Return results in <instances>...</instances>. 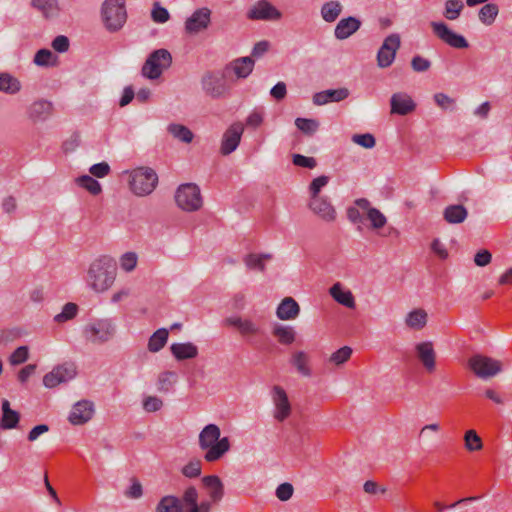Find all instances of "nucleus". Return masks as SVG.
I'll return each instance as SVG.
<instances>
[{
  "instance_id": "nucleus-27",
  "label": "nucleus",
  "mask_w": 512,
  "mask_h": 512,
  "mask_svg": "<svg viewBox=\"0 0 512 512\" xmlns=\"http://www.w3.org/2000/svg\"><path fill=\"white\" fill-rule=\"evenodd\" d=\"M329 294L337 303L350 309L355 308V298L352 292L345 288L340 282L330 287Z\"/></svg>"
},
{
  "instance_id": "nucleus-2",
  "label": "nucleus",
  "mask_w": 512,
  "mask_h": 512,
  "mask_svg": "<svg viewBox=\"0 0 512 512\" xmlns=\"http://www.w3.org/2000/svg\"><path fill=\"white\" fill-rule=\"evenodd\" d=\"M198 445L208 463L219 461L231 448L229 438L221 437L220 427L216 424L203 427L198 435Z\"/></svg>"
},
{
  "instance_id": "nucleus-50",
  "label": "nucleus",
  "mask_w": 512,
  "mask_h": 512,
  "mask_svg": "<svg viewBox=\"0 0 512 512\" xmlns=\"http://www.w3.org/2000/svg\"><path fill=\"white\" fill-rule=\"evenodd\" d=\"M29 358V348L27 346H19L9 357V363L17 366L26 362Z\"/></svg>"
},
{
  "instance_id": "nucleus-44",
  "label": "nucleus",
  "mask_w": 512,
  "mask_h": 512,
  "mask_svg": "<svg viewBox=\"0 0 512 512\" xmlns=\"http://www.w3.org/2000/svg\"><path fill=\"white\" fill-rule=\"evenodd\" d=\"M31 5L46 18L55 16L58 11L57 0H31Z\"/></svg>"
},
{
  "instance_id": "nucleus-47",
  "label": "nucleus",
  "mask_w": 512,
  "mask_h": 512,
  "mask_svg": "<svg viewBox=\"0 0 512 512\" xmlns=\"http://www.w3.org/2000/svg\"><path fill=\"white\" fill-rule=\"evenodd\" d=\"M138 264V255L136 252L128 251L119 257V267L126 273H131L135 270Z\"/></svg>"
},
{
  "instance_id": "nucleus-9",
  "label": "nucleus",
  "mask_w": 512,
  "mask_h": 512,
  "mask_svg": "<svg viewBox=\"0 0 512 512\" xmlns=\"http://www.w3.org/2000/svg\"><path fill=\"white\" fill-rule=\"evenodd\" d=\"M467 365L475 376L483 380L492 379L503 370V364L500 360L483 354L471 356L468 359Z\"/></svg>"
},
{
  "instance_id": "nucleus-7",
  "label": "nucleus",
  "mask_w": 512,
  "mask_h": 512,
  "mask_svg": "<svg viewBox=\"0 0 512 512\" xmlns=\"http://www.w3.org/2000/svg\"><path fill=\"white\" fill-rule=\"evenodd\" d=\"M172 65V55L164 48L152 51L145 60L141 74L149 80H156L161 77L164 70Z\"/></svg>"
},
{
  "instance_id": "nucleus-29",
  "label": "nucleus",
  "mask_w": 512,
  "mask_h": 512,
  "mask_svg": "<svg viewBox=\"0 0 512 512\" xmlns=\"http://www.w3.org/2000/svg\"><path fill=\"white\" fill-rule=\"evenodd\" d=\"M52 103L46 100L34 102L29 108V118L34 122H42L46 120L52 113Z\"/></svg>"
},
{
  "instance_id": "nucleus-8",
  "label": "nucleus",
  "mask_w": 512,
  "mask_h": 512,
  "mask_svg": "<svg viewBox=\"0 0 512 512\" xmlns=\"http://www.w3.org/2000/svg\"><path fill=\"white\" fill-rule=\"evenodd\" d=\"M175 203L185 212H195L201 209L203 199L200 188L194 183L181 184L175 191Z\"/></svg>"
},
{
  "instance_id": "nucleus-30",
  "label": "nucleus",
  "mask_w": 512,
  "mask_h": 512,
  "mask_svg": "<svg viewBox=\"0 0 512 512\" xmlns=\"http://www.w3.org/2000/svg\"><path fill=\"white\" fill-rule=\"evenodd\" d=\"M428 321V314L422 308L413 309L404 318L405 325L415 331L422 330Z\"/></svg>"
},
{
  "instance_id": "nucleus-33",
  "label": "nucleus",
  "mask_w": 512,
  "mask_h": 512,
  "mask_svg": "<svg viewBox=\"0 0 512 512\" xmlns=\"http://www.w3.org/2000/svg\"><path fill=\"white\" fill-rule=\"evenodd\" d=\"M272 335L282 345H290L296 340V331L292 326L275 324L272 328Z\"/></svg>"
},
{
  "instance_id": "nucleus-36",
  "label": "nucleus",
  "mask_w": 512,
  "mask_h": 512,
  "mask_svg": "<svg viewBox=\"0 0 512 512\" xmlns=\"http://www.w3.org/2000/svg\"><path fill=\"white\" fill-rule=\"evenodd\" d=\"M20 416L19 413L10 408V403L8 400H3L2 402V418H1V427L3 429H13L17 426L19 422Z\"/></svg>"
},
{
  "instance_id": "nucleus-58",
  "label": "nucleus",
  "mask_w": 512,
  "mask_h": 512,
  "mask_svg": "<svg viewBox=\"0 0 512 512\" xmlns=\"http://www.w3.org/2000/svg\"><path fill=\"white\" fill-rule=\"evenodd\" d=\"M364 213H362V209L358 204L350 206L347 209V218L353 224L363 223L364 222Z\"/></svg>"
},
{
  "instance_id": "nucleus-61",
  "label": "nucleus",
  "mask_w": 512,
  "mask_h": 512,
  "mask_svg": "<svg viewBox=\"0 0 512 512\" xmlns=\"http://www.w3.org/2000/svg\"><path fill=\"white\" fill-rule=\"evenodd\" d=\"M80 142H81V138H80V135L79 133L77 132H72L69 137H67L64 141H63V150L68 153V152H73L75 151V149L80 145Z\"/></svg>"
},
{
  "instance_id": "nucleus-31",
  "label": "nucleus",
  "mask_w": 512,
  "mask_h": 512,
  "mask_svg": "<svg viewBox=\"0 0 512 512\" xmlns=\"http://www.w3.org/2000/svg\"><path fill=\"white\" fill-rule=\"evenodd\" d=\"M205 488L208 490V495L213 502H218L224 495V487L221 479L216 475L205 476L202 479Z\"/></svg>"
},
{
  "instance_id": "nucleus-42",
  "label": "nucleus",
  "mask_w": 512,
  "mask_h": 512,
  "mask_svg": "<svg viewBox=\"0 0 512 512\" xmlns=\"http://www.w3.org/2000/svg\"><path fill=\"white\" fill-rule=\"evenodd\" d=\"M79 312V307L76 303L68 302L63 307L61 312L53 317V321L57 324L66 323L74 319Z\"/></svg>"
},
{
  "instance_id": "nucleus-56",
  "label": "nucleus",
  "mask_w": 512,
  "mask_h": 512,
  "mask_svg": "<svg viewBox=\"0 0 512 512\" xmlns=\"http://www.w3.org/2000/svg\"><path fill=\"white\" fill-rule=\"evenodd\" d=\"M124 496L128 499H140L143 496L141 482L136 478L131 479V485L124 491Z\"/></svg>"
},
{
  "instance_id": "nucleus-21",
  "label": "nucleus",
  "mask_w": 512,
  "mask_h": 512,
  "mask_svg": "<svg viewBox=\"0 0 512 512\" xmlns=\"http://www.w3.org/2000/svg\"><path fill=\"white\" fill-rule=\"evenodd\" d=\"M361 25V20L355 16L342 18L334 28V36L337 40H345L356 33Z\"/></svg>"
},
{
  "instance_id": "nucleus-54",
  "label": "nucleus",
  "mask_w": 512,
  "mask_h": 512,
  "mask_svg": "<svg viewBox=\"0 0 512 512\" xmlns=\"http://www.w3.org/2000/svg\"><path fill=\"white\" fill-rule=\"evenodd\" d=\"M52 58H55L53 53L49 49L43 48V49H39L36 52L33 62L37 66L47 67V66L52 65V63H51Z\"/></svg>"
},
{
  "instance_id": "nucleus-17",
  "label": "nucleus",
  "mask_w": 512,
  "mask_h": 512,
  "mask_svg": "<svg viewBox=\"0 0 512 512\" xmlns=\"http://www.w3.org/2000/svg\"><path fill=\"white\" fill-rule=\"evenodd\" d=\"M94 413V403L83 399L73 404L68 415V421L72 425H83L92 419Z\"/></svg>"
},
{
  "instance_id": "nucleus-38",
  "label": "nucleus",
  "mask_w": 512,
  "mask_h": 512,
  "mask_svg": "<svg viewBox=\"0 0 512 512\" xmlns=\"http://www.w3.org/2000/svg\"><path fill=\"white\" fill-rule=\"evenodd\" d=\"M443 215L448 223L458 224L467 218L468 212L462 205H450L445 208Z\"/></svg>"
},
{
  "instance_id": "nucleus-16",
  "label": "nucleus",
  "mask_w": 512,
  "mask_h": 512,
  "mask_svg": "<svg viewBox=\"0 0 512 512\" xmlns=\"http://www.w3.org/2000/svg\"><path fill=\"white\" fill-rule=\"evenodd\" d=\"M281 17L282 13L267 0H259L247 12L249 20L277 21Z\"/></svg>"
},
{
  "instance_id": "nucleus-45",
  "label": "nucleus",
  "mask_w": 512,
  "mask_h": 512,
  "mask_svg": "<svg viewBox=\"0 0 512 512\" xmlns=\"http://www.w3.org/2000/svg\"><path fill=\"white\" fill-rule=\"evenodd\" d=\"M498 13H499L498 6L494 3H488L480 8L478 17H479V20L483 24L489 26L494 23Z\"/></svg>"
},
{
  "instance_id": "nucleus-39",
  "label": "nucleus",
  "mask_w": 512,
  "mask_h": 512,
  "mask_svg": "<svg viewBox=\"0 0 512 512\" xmlns=\"http://www.w3.org/2000/svg\"><path fill=\"white\" fill-rule=\"evenodd\" d=\"M182 504L178 497L167 495L160 499L155 512H182Z\"/></svg>"
},
{
  "instance_id": "nucleus-35",
  "label": "nucleus",
  "mask_w": 512,
  "mask_h": 512,
  "mask_svg": "<svg viewBox=\"0 0 512 512\" xmlns=\"http://www.w3.org/2000/svg\"><path fill=\"white\" fill-rule=\"evenodd\" d=\"M169 337V331L166 328L157 329L148 339L147 349L151 353H157L162 350Z\"/></svg>"
},
{
  "instance_id": "nucleus-41",
  "label": "nucleus",
  "mask_w": 512,
  "mask_h": 512,
  "mask_svg": "<svg viewBox=\"0 0 512 512\" xmlns=\"http://www.w3.org/2000/svg\"><path fill=\"white\" fill-rule=\"evenodd\" d=\"M177 373L174 371H163L161 372L156 381V388L159 392L166 393L177 381Z\"/></svg>"
},
{
  "instance_id": "nucleus-32",
  "label": "nucleus",
  "mask_w": 512,
  "mask_h": 512,
  "mask_svg": "<svg viewBox=\"0 0 512 512\" xmlns=\"http://www.w3.org/2000/svg\"><path fill=\"white\" fill-rule=\"evenodd\" d=\"M270 259V254L249 253L244 256L243 263L248 271L263 273L265 271V264Z\"/></svg>"
},
{
  "instance_id": "nucleus-60",
  "label": "nucleus",
  "mask_w": 512,
  "mask_h": 512,
  "mask_svg": "<svg viewBox=\"0 0 512 512\" xmlns=\"http://www.w3.org/2000/svg\"><path fill=\"white\" fill-rule=\"evenodd\" d=\"M411 67L415 72H425L431 67V62L420 55H416L411 60Z\"/></svg>"
},
{
  "instance_id": "nucleus-59",
  "label": "nucleus",
  "mask_w": 512,
  "mask_h": 512,
  "mask_svg": "<svg viewBox=\"0 0 512 512\" xmlns=\"http://www.w3.org/2000/svg\"><path fill=\"white\" fill-rule=\"evenodd\" d=\"M293 492H294V488H293L292 484L285 482V483L280 484L276 488L275 494H276V497L280 501H288L292 497Z\"/></svg>"
},
{
  "instance_id": "nucleus-57",
  "label": "nucleus",
  "mask_w": 512,
  "mask_h": 512,
  "mask_svg": "<svg viewBox=\"0 0 512 512\" xmlns=\"http://www.w3.org/2000/svg\"><path fill=\"white\" fill-rule=\"evenodd\" d=\"M352 141L366 149L373 148L375 146V138L370 133H364V134H354L352 136Z\"/></svg>"
},
{
  "instance_id": "nucleus-23",
  "label": "nucleus",
  "mask_w": 512,
  "mask_h": 512,
  "mask_svg": "<svg viewBox=\"0 0 512 512\" xmlns=\"http://www.w3.org/2000/svg\"><path fill=\"white\" fill-rule=\"evenodd\" d=\"M300 314V306L292 297H285L276 308V316L282 321L295 320Z\"/></svg>"
},
{
  "instance_id": "nucleus-3",
  "label": "nucleus",
  "mask_w": 512,
  "mask_h": 512,
  "mask_svg": "<svg viewBox=\"0 0 512 512\" xmlns=\"http://www.w3.org/2000/svg\"><path fill=\"white\" fill-rule=\"evenodd\" d=\"M116 333V324L108 317L92 319L82 329L85 341L92 345L106 344L115 338Z\"/></svg>"
},
{
  "instance_id": "nucleus-64",
  "label": "nucleus",
  "mask_w": 512,
  "mask_h": 512,
  "mask_svg": "<svg viewBox=\"0 0 512 512\" xmlns=\"http://www.w3.org/2000/svg\"><path fill=\"white\" fill-rule=\"evenodd\" d=\"M51 46L56 52L64 53L68 51L70 42L67 36L59 35L53 39Z\"/></svg>"
},
{
  "instance_id": "nucleus-10",
  "label": "nucleus",
  "mask_w": 512,
  "mask_h": 512,
  "mask_svg": "<svg viewBox=\"0 0 512 512\" xmlns=\"http://www.w3.org/2000/svg\"><path fill=\"white\" fill-rule=\"evenodd\" d=\"M433 33L445 44L456 49H467L469 42L467 39L456 32H454L445 22H431L430 23Z\"/></svg>"
},
{
  "instance_id": "nucleus-48",
  "label": "nucleus",
  "mask_w": 512,
  "mask_h": 512,
  "mask_svg": "<svg viewBox=\"0 0 512 512\" xmlns=\"http://www.w3.org/2000/svg\"><path fill=\"white\" fill-rule=\"evenodd\" d=\"M76 183L92 195H98L102 191L100 183L89 175H82L76 179Z\"/></svg>"
},
{
  "instance_id": "nucleus-24",
  "label": "nucleus",
  "mask_w": 512,
  "mask_h": 512,
  "mask_svg": "<svg viewBox=\"0 0 512 512\" xmlns=\"http://www.w3.org/2000/svg\"><path fill=\"white\" fill-rule=\"evenodd\" d=\"M170 352L177 361H184L196 358L199 349L192 342H176L171 344Z\"/></svg>"
},
{
  "instance_id": "nucleus-22",
  "label": "nucleus",
  "mask_w": 512,
  "mask_h": 512,
  "mask_svg": "<svg viewBox=\"0 0 512 512\" xmlns=\"http://www.w3.org/2000/svg\"><path fill=\"white\" fill-rule=\"evenodd\" d=\"M416 354L427 372L431 373L436 368V353L433 344L429 341L418 343L415 346Z\"/></svg>"
},
{
  "instance_id": "nucleus-37",
  "label": "nucleus",
  "mask_w": 512,
  "mask_h": 512,
  "mask_svg": "<svg viewBox=\"0 0 512 512\" xmlns=\"http://www.w3.org/2000/svg\"><path fill=\"white\" fill-rule=\"evenodd\" d=\"M21 82L8 72L0 73V92L16 94L21 90Z\"/></svg>"
},
{
  "instance_id": "nucleus-14",
  "label": "nucleus",
  "mask_w": 512,
  "mask_h": 512,
  "mask_svg": "<svg viewBox=\"0 0 512 512\" xmlns=\"http://www.w3.org/2000/svg\"><path fill=\"white\" fill-rule=\"evenodd\" d=\"M271 399L274 406L273 417L283 422L291 414V404L286 391L280 386H274L271 391Z\"/></svg>"
},
{
  "instance_id": "nucleus-1",
  "label": "nucleus",
  "mask_w": 512,
  "mask_h": 512,
  "mask_svg": "<svg viewBox=\"0 0 512 512\" xmlns=\"http://www.w3.org/2000/svg\"><path fill=\"white\" fill-rule=\"evenodd\" d=\"M116 275L113 259L109 256H100L90 263L85 281L93 292L102 294L114 285Z\"/></svg>"
},
{
  "instance_id": "nucleus-25",
  "label": "nucleus",
  "mask_w": 512,
  "mask_h": 512,
  "mask_svg": "<svg viewBox=\"0 0 512 512\" xmlns=\"http://www.w3.org/2000/svg\"><path fill=\"white\" fill-rule=\"evenodd\" d=\"M203 87L208 94L214 98L223 97L228 94L229 86L224 76H208L203 79Z\"/></svg>"
},
{
  "instance_id": "nucleus-5",
  "label": "nucleus",
  "mask_w": 512,
  "mask_h": 512,
  "mask_svg": "<svg viewBox=\"0 0 512 512\" xmlns=\"http://www.w3.org/2000/svg\"><path fill=\"white\" fill-rule=\"evenodd\" d=\"M101 16L109 32L119 31L127 20L125 0H105L102 4Z\"/></svg>"
},
{
  "instance_id": "nucleus-46",
  "label": "nucleus",
  "mask_w": 512,
  "mask_h": 512,
  "mask_svg": "<svg viewBox=\"0 0 512 512\" xmlns=\"http://www.w3.org/2000/svg\"><path fill=\"white\" fill-rule=\"evenodd\" d=\"M463 9L464 3L461 0H447L445 2L443 16L448 20H456Z\"/></svg>"
},
{
  "instance_id": "nucleus-63",
  "label": "nucleus",
  "mask_w": 512,
  "mask_h": 512,
  "mask_svg": "<svg viewBox=\"0 0 512 512\" xmlns=\"http://www.w3.org/2000/svg\"><path fill=\"white\" fill-rule=\"evenodd\" d=\"M434 101L441 109L444 110L452 108L455 104V100L453 98L442 92L434 94Z\"/></svg>"
},
{
  "instance_id": "nucleus-26",
  "label": "nucleus",
  "mask_w": 512,
  "mask_h": 512,
  "mask_svg": "<svg viewBox=\"0 0 512 512\" xmlns=\"http://www.w3.org/2000/svg\"><path fill=\"white\" fill-rule=\"evenodd\" d=\"M290 364L301 376L311 377L310 355L307 352L303 350L294 351L290 357Z\"/></svg>"
},
{
  "instance_id": "nucleus-49",
  "label": "nucleus",
  "mask_w": 512,
  "mask_h": 512,
  "mask_svg": "<svg viewBox=\"0 0 512 512\" xmlns=\"http://www.w3.org/2000/svg\"><path fill=\"white\" fill-rule=\"evenodd\" d=\"M465 448L469 452L479 451L483 448L482 439L473 429L466 431L464 435Z\"/></svg>"
},
{
  "instance_id": "nucleus-13",
  "label": "nucleus",
  "mask_w": 512,
  "mask_h": 512,
  "mask_svg": "<svg viewBox=\"0 0 512 512\" xmlns=\"http://www.w3.org/2000/svg\"><path fill=\"white\" fill-rule=\"evenodd\" d=\"M355 204H358L362 209V213L365 216L364 220L369 222L368 228L381 235L380 230L387 224V217L379 209L373 207L370 201L365 198L356 199Z\"/></svg>"
},
{
  "instance_id": "nucleus-20",
  "label": "nucleus",
  "mask_w": 512,
  "mask_h": 512,
  "mask_svg": "<svg viewBox=\"0 0 512 512\" xmlns=\"http://www.w3.org/2000/svg\"><path fill=\"white\" fill-rule=\"evenodd\" d=\"M391 113L397 115H407L416 108V103L411 96L405 92L394 93L390 98Z\"/></svg>"
},
{
  "instance_id": "nucleus-53",
  "label": "nucleus",
  "mask_w": 512,
  "mask_h": 512,
  "mask_svg": "<svg viewBox=\"0 0 512 512\" xmlns=\"http://www.w3.org/2000/svg\"><path fill=\"white\" fill-rule=\"evenodd\" d=\"M328 182H329V177L325 176V175H322V176H319V177H316L315 179H313L309 185V193H310L311 199L315 198V197H320L321 189L323 187H325L328 184Z\"/></svg>"
},
{
  "instance_id": "nucleus-18",
  "label": "nucleus",
  "mask_w": 512,
  "mask_h": 512,
  "mask_svg": "<svg viewBox=\"0 0 512 512\" xmlns=\"http://www.w3.org/2000/svg\"><path fill=\"white\" fill-rule=\"evenodd\" d=\"M198 491L194 486L187 487L180 499L182 510L185 512H210L211 503L209 501L198 502Z\"/></svg>"
},
{
  "instance_id": "nucleus-43",
  "label": "nucleus",
  "mask_w": 512,
  "mask_h": 512,
  "mask_svg": "<svg viewBox=\"0 0 512 512\" xmlns=\"http://www.w3.org/2000/svg\"><path fill=\"white\" fill-rule=\"evenodd\" d=\"M353 349L350 346H343L333 352L327 362L335 367H341L351 358Z\"/></svg>"
},
{
  "instance_id": "nucleus-34",
  "label": "nucleus",
  "mask_w": 512,
  "mask_h": 512,
  "mask_svg": "<svg viewBox=\"0 0 512 512\" xmlns=\"http://www.w3.org/2000/svg\"><path fill=\"white\" fill-rule=\"evenodd\" d=\"M343 6L337 0L325 2L320 9L322 19L327 23H333L342 13Z\"/></svg>"
},
{
  "instance_id": "nucleus-4",
  "label": "nucleus",
  "mask_w": 512,
  "mask_h": 512,
  "mask_svg": "<svg viewBox=\"0 0 512 512\" xmlns=\"http://www.w3.org/2000/svg\"><path fill=\"white\" fill-rule=\"evenodd\" d=\"M157 184L158 175L152 168L138 167L128 173L129 189L138 197L150 195Z\"/></svg>"
},
{
  "instance_id": "nucleus-62",
  "label": "nucleus",
  "mask_w": 512,
  "mask_h": 512,
  "mask_svg": "<svg viewBox=\"0 0 512 512\" xmlns=\"http://www.w3.org/2000/svg\"><path fill=\"white\" fill-rule=\"evenodd\" d=\"M325 93H327L329 102H339L349 96V91L347 88L327 89L325 90Z\"/></svg>"
},
{
  "instance_id": "nucleus-19",
  "label": "nucleus",
  "mask_w": 512,
  "mask_h": 512,
  "mask_svg": "<svg viewBox=\"0 0 512 512\" xmlns=\"http://www.w3.org/2000/svg\"><path fill=\"white\" fill-rule=\"evenodd\" d=\"M309 208L319 218L326 222L336 220L337 212L328 197L320 196L310 200Z\"/></svg>"
},
{
  "instance_id": "nucleus-15",
  "label": "nucleus",
  "mask_w": 512,
  "mask_h": 512,
  "mask_svg": "<svg viewBox=\"0 0 512 512\" xmlns=\"http://www.w3.org/2000/svg\"><path fill=\"white\" fill-rule=\"evenodd\" d=\"M211 23V10L207 7L196 9L185 21L187 34L196 35L206 30Z\"/></svg>"
},
{
  "instance_id": "nucleus-51",
  "label": "nucleus",
  "mask_w": 512,
  "mask_h": 512,
  "mask_svg": "<svg viewBox=\"0 0 512 512\" xmlns=\"http://www.w3.org/2000/svg\"><path fill=\"white\" fill-rule=\"evenodd\" d=\"M163 405V400L157 396H146L142 400V407L148 413L159 411Z\"/></svg>"
},
{
  "instance_id": "nucleus-52",
  "label": "nucleus",
  "mask_w": 512,
  "mask_h": 512,
  "mask_svg": "<svg viewBox=\"0 0 512 512\" xmlns=\"http://www.w3.org/2000/svg\"><path fill=\"white\" fill-rule=\"evenodd\" d=\"M151 18L155 23H165L170 19V14L159 2H155L151 10Z\"/></svg>"
},
{
  "instance_id": "nucleus-12",
  "label": "nucleus",
  "mask_w": 512,
  "mask_h": 512,
  "mask_svg": "<svg viewBox=\"0 0 512 512\" xmlns=\"http://www.w3.org/2000/svg\"><path fill=\"white\" fill-rule=\"evenodd\" d=\"M76 376V368L73 364L64 363L55 366L50 372L43 377V385L52 389L60 384L67 383Z\"/></svg>"
},
{
  "instance_id": "nucleus-28",
  "label": "nucleus",
  "mask_w": 512,
  "mask_h": 512,
  "mask_svg": "<svg viewBox=\"0 0 512 512\" xmlns=\"http://www.w3.org/2000/svg\"><path fill=\"white\" fill-rule=\"evenodd\" d=\"M242 130H225L221 137L220 153L224 156L235 151L240 143Z\"/></svg>"
},
{
  "instance_id": "nucleus-11",
  "label": "nucleus",
  "mask_w": 512,
  "mask_h": 512,
  "mask_svg": "<svg viewBox=\"0 0 512 512\" xmlns=\"http://www.w3.org/2000/svg\"><path fill=\"white\" fill-rule=\"evenodd\" d=\"M401 46V38L397 33L387 36L377 52V65L379 68H387L395 60L396 53Z\"/></svg>"
},
{
  "instance_id": "nucleus-40",
  "label": "nucleus",
  "mask_w": 512,
  "mask_h": 512,
  "mask_svg": "<svg viewBox=\"0 0 512 512\" xmlns=\"http://www.w3.org/2000/svg\"><path fill=\"white\" fill-rule=\"evenodd\" d=\"M254 60L252 57H241L233 62V70L238 78H246L253 71Z\"/></svg>"
},
{
  "instance_id": "nucleus-55",
  "label": "nucleus",
  "mask_w": 512,
  "mask_h": 512,
  "mask_svg": "<svg viewBox=\"0 0 512 512\" xmlns=\"http://www.w3.org/2000/svg\"><path fill=\"white\" fill-rule=\"evenodd\" d=\"M201 469V461L192 460L182 467L181 472L187 478H195L201 474Z\"/></svg>"
},
{
  "instance_id": "nucleus-6",
  "label": "nucleus",
  "mask_w": 512,
  "mask_h": 512,
  "mask_svg": "<svg viewBox=\"0 0 512 512\" xmlns=\"http://www.w3.org/2000/svg\"><path fill=\"white\" fill-rule=\"evenodd\" d=\"M224 324L234 328L240 337L248 341L260 337L263 334L261 318H254L247 315H232L225 318Z\"/></svg>"
}]
</instances>
